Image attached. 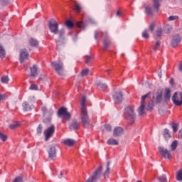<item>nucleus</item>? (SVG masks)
Listing matches in <instances>:
<instances>
[{
  "mask_svg": "<svg viewBox=\"0 0 182 182\" xmlns=\"http://www.w3.org/2000/svg\"><path fill=\"white\" fill-rule=\"evenodd\" d=\"M171 97V90L169 87H166L163 90H158L153 95V100L155 105H160L161 103H166L168 100H170Z\"/></svg>",
  "mask_w": 182,
  "mask_h": 182,
  "instance_id": "f257e3e1",
  "label": "nucleus"
},
{
  "mask_svg": "<svg viewBox=\"0 0 182 182\" xmlns=\"http://www.w3.org/2000/svg\"><path fill=\"white\" fill-rule=\"evenodd\" d=\"M124 116L129 124H133L136 122V114L134 113V108L133 107H126Z\"/></svg>",
  "mask_w": 182,
  "mask_h": 182,
  "instance_id": "f03ea898",
  "label": "nucleus"
},
{
  "mask_svg": "<svg viewBox=\"0 0 182 182\" xmlns=\"http://www.w3.org/2000/svg\"><path fill=\"white\" fill-rule=\"evenodd\" d=\"M48 28L51 33L54 35L59 33V23L55 21V19H51L48 21Z\"/></svg>",
  "mask_w": 182,
  "mask_h": 182,
  "instance_id": "7ed1b4c3",
  "label": "nucleus"
},
{
  "mask_svg": "<svg viewBox=\"0 0 182 182\" xmlns=\"http://www.w3.org/2000/svg\"><path fill=\"white\" fill-rule=\"evenodd\" d=\"M81 123H82L84 127L89 126L90 124V119H89V115L87 114V109H81L80 114Z\"/></svg>",
  "mask_w": 182,
  "mask_h": 182,
  "instance_id": "20e7f679",
  "label": "nucleus"
},
{
  "mask_svg": "<svg viewBox=\"0 0 182 182\" xmlns=\"http://www.w3.org/2000/svg\"><path fill=\"white\" fill-rule=\"evenodd\" d=\"M53 68H54L56 73L59 75V76H63V63L60 61H55L51 63Z\"/></svg>",
  "mask_w": 182,
  "mask_h": 182,
  "instance_id": "39448f33",
  "label": "nucleus"
},
{
  "mask_svg": "<svg viewBox=\"0 0 182 182\" xmlns=\"http://www.w3.org/2000/svg\"><path fill=\"white\" fill-rule=\"evenodd\" d=\"M55 125L52 124L50 127H48L47 129H46L43 132L44 136H45V140L46 141H48L49 139H50L53 134H55Z\"/></svg>",
  "mask_w": 182,
  "mask_h": 182,
  "instance_id": "423d86ee",
  "label": "nucleus"
},
{
  "mask_svg": "<svg viewBox=\"0 0 182 182\" xmlns=\"http://www.w3.org/2000/svg\"><path fill=\"white\" fill-rule=\"evenodd\" d=\"M172 102L175 106H182V92H175L172 96Z\"/></svg>",
  "mask_w": 182,
  "mask_h": 182,
  "instance_id": "0eeeda50",
  "label": "nucleus"
},
{
  "mask_svg": "<svg viewBox=\"0 0 182 182\" xmlns=\"http://www.w3.org/2000/svg\"><path fill=\"white\" fill-rule=\"evenodd\" d=\"M58 117H63V119H67V120H69L70 119V113L68 112V108H65L63 107H60L58 109Z\"/></svg>",
  "mask_w": 182,
  "mask_h": 182,
  "instance_id": "6e6552de",
  "label": "nucleus"
},
{
  "mask_svg": "<svg viewBox=\"0 0 182 182\" xmlns=\"http://www.w3.org/2000/svg\"><path fill=\"white\" fill-rule=\"evenodd\" d=\"M147 96H149L148 94L141 97V105L138 109V113L139 116H143V114H144V108L146 107V102H144V100L147 99Z\"/></svg>",
  "mask_w": 182,
  "mask_h": 182,
  "instance_id": "1a4fd4ad",
  "label": "nucleus"
},
{
  "mask_svg": "<svg viewBox=\"0 0 182 182\" xmlns=\"http://www.w3.org/2000/svg\"><path fill=\"white\" fill-rule=\"evenodd\" d=\"M180 42H181V37L180 35L176 34L173 36L171 41V45L172 48H177L178 45H180Z\"/></svg>",
  "mask_w": 182,
  "mask_h": 182,
  "instance_id": "9d476101",
  "label": "nucleus"
},
{
  "mask_svg": "<svg viewBox=\"0 0 182 182\" xmlns=\"http://www.w3.org/2000/svg\"><path fill=\"white\" fill-rule=\"evenodd\" d=\"M159 150L161 156L164 159H167L168 160H170V159H171V151H168L167 149H165L164 147H159Z\"/></svg>",
  "mask_w": 182,
  "mask_h": 182,
  "instance_id": "9b49d317",
  "label": "nucleus"
},
{
  "mask_svg": "<svg viewBox=\"0 0 182 182\" xmlns=\"http://www.w3.org/2000/svg\"><path fill=\"white\" fill-rule=\"evenodd\" d=\"M28 58H29V53H28V51H26V49H22L20 50L19 60L21 63H23L25 60L28 59Z\"/></svg>",
  "mask_w": 182,
  "mask_h": 182,
  "instance_id": "f8f14e48",
  "label": "nucleus"
},
{
  "mask_svg": "<svg viewBox=\"0 0 182 182\" xmlns=\"http://www.w3.org/2000/svg\"><path fill=\"white\" fill-rule=\"evenodd\" d=\"M113 99L115 103H122L123 102V93H122V91L115 92L113 94Z\"/></svg>",
  "mask_w": 182,
  "mask_h": 182,
  "instance_id": "ddd939ff",
  "label": "nucleus"
},
{
  "mask_svg": "<svg viewBox=\"0 0 182 182\" xmlns=\"http://www.w3.org/2000/svg\"><path fill=\"white\" fill-rule=\"evenodd\" d=\"M48 157L50 160H55L56 159V147L54 146L50 147L48 150Z\"/></svg>",
  "mask_w": 182,
  "mask_h": 182,
  "instance_id": "4468645a",
  "label": "nucleus"
},
{
  "mask_svg": "<svg viewBox=\"0 0 182 182\" xmlns=\"http://www.w3.org/2000/svg\"><path fill=\"white\" fill-rule=\"evenodd\" d=\"M22 106H23V110L24 112H31V110H32V108L33 107V105H29V102H24Z\"/></svg>",
  "mask_w": 182,
  "mask_h": 182,
  "instance_id": "2eb2a0df",
  "label": "nucleus"
},
{
  "mask_svg": "<svg viewBox=\"0 0 182 182\" xmlns=\"http://www.w3.org/2000/svg\"><path fill=\"white\" fill-rule=\"evenodd\" d=\"M79 127H80V124L76 119H74L70 125V129L73 130H77Z\"/></svg>",
  "mask_w": 182,
  "mask_h": 182,
  "instance_id": "dca6fc26",
  "label": "nucleus"
},
{
  "mask_svg": "<svg viewBox=\"0 0 182 182\" xmlns=\"http://www.w3.org/2000/svg\"><path fill=\"white\" fill-rule=\"evenodd\" d=\"M31 74L30 76L31 77H36L38 75V68L36 65H33L32 68H30Z\"/></svg>",
  "mask_w": 182,
  "mask_h": 182,
  "instance_id": "f3484780",
  "label": "nucleus"
},
{
  "mask_svg": "<svg viewBox=\"0 0 182 182\" xmlns=\"http://www.w3.org/2000/svg\"><path fill=\"white\" fill-rule=\"evenodd\" d=\"M123 133V128L120 127H116L114 129V136L115 137H117L119 136H122V134Z\"/></svg>",
  "mask_w": 182,
  "mask_h": 182,
  "instance_id": "a211bd4d",
  "label": "nucleus"
},
{
  "mask_svg": "<svg viewBox=\"0 0 182 182\" xmlns=\"http://www.w3.org/2000/svg\"><path fill=\"white\" fill-rule=\"evenodd\" d=\"M63 143L65 146H68V147H72L75 143V140L71 139H67L63 140Z\"/></svg>",
  "mask_w": 182,
  "mask_h": 182,
  "instance_id": "6ab92c4d",
  "label": "nucleus"
},
{
  "mask_svg": "<svg viewBox=\"0 0 182 182\" xmlns=\"http://www.w3.org/2000/svg\"><path fill=\"white\" fill-rule=\"evenodd\" d=\"M107 144H109V146H119V141L111 138L107 141Z\"/></svg>",
  "mask_w": 182,
  "mask_h": 182,
  "instance_id": "aec40b11",
  "label": "nucleus"
},
{
  "mask_svg": "<svg viewBox=\"0 0 182 182\" xmlns=\"http://www.w3.org/2000/svg\"><path fill=\"white\" fill-rule=\"evenodd\" d=\"M41 110L43 114H48V116H52V114H53V110H48V108H46V107H42Z\"/></svg>",
  "mask_w": 182,
  "mask_h": 182,
  "instance_id": "412c9836",
  "label": "nucleus"
},
{
  "mask_svg": "<svg viewBox=\"0 0 182 182\" xmlns=\"http://www.w3.org/2000/svg\"><path fill=\"white\" fill-rule=\"evenodd\" d=\"M29 43L31 46H33L34 48H38V46H39V42L35 38H31Z\"/></svg>",
  "mask_w": 182,
  "mask_h": 182,
  "instance_id": "4be33fe9",
  "label": "nucleus"
},
{
  "mask_svg": "<svg viewBox=\"0 0 182 182\" xmlns=\"http://www.w3.org/2000/svg\"><path fill=\"white\" fill-rule=\"evenodd\" d=\"M163 136L166 140H168V139H171V135H170V131L168 129H165Z\"/></svg>",
  "mask_w": 182,
  "mask_h": 182,
  "instance_id": "5701e85b",
  "label": "nucleus"
},
{
  "mask_svg": "<svg viewBox=\"0 0 182 182\" xmlns=\"http://www.w3.org/2000/svg\"><path fill=\"white\" fill-rule=\"evenodd\" d=\"M81 110H87L86 109V97L83 96L81 100Z\"/></svg>",
  "mask_w": 182,
  "mask_h": 182,
  "instance_id": "b1692460",
  "label": "nucleus"
},
{
  "mask_svg": "<svg viewBox=\"0 0 182 182\" xmlns=\"http://www.w3.org/2000/svg\"><path fill=\"white\" fill-rule=\"evenodd\" d=\"M162 0H154V8L156 11H159V9L160 8V2Z\"/></svg>",
  "mask_w": 182,
  "mask_h": 182,
  "instance_id": "393cba45",
  "label": "nucleus"
},
{
  "mask_svg": "<svg viewBox=\"0 0 182 182\" xmlns=\"http://www.w3.org/2000/svg\"><path fill=\"white\" fill-rule=\"evenodd\" d=\"M21 124L19 122H14L12 124H10L9 125V129H11V130H15V129H18V127H19V125Z\"/></svg>",
  "mask_w": 182,
  "mask_h": 182,
  "instance_id": "a878e982",
  "label": "nucleus"
},
{
  "mask_svg": "<svg viewBox=\"0 0 182 182\" xmlns=\"http://www.w3.org/2000/svg\"><path fill=\"white\" fill-rule=\"evenodd\" d=\"M110 173V162H107V169L104 173V177L106 178L109 174Z\"/></svg>",
  "mask_w": 182,
  "mask_h": 182,
  "instance_id": "bb28decb",
  "label": "nucleus"
},
{
  "mask_svg": "<svg viewBox=\"0 0 182 182\" xmlns=\"http://www.w3.org/2000/svg\"><path fill=\"white\" fill-rule=\"evenodd\" d=\"M176 179L177 181H182V168L176 173Z\"/></svg>",
  "mask_w": 182,
  "mask_h": 182,
  "instance_id": "cd10ccee",
  "label": "nucleus"
},
{
  "mask_svg": "<svg viewBox=\"0 0 182 182\" xmlns=\"http://www.w3.org/2000/svg\"><path fill=\"white\" fill-rule=\"evenodd\" d=\"M153 107H154V102H153V101H149L146 107V109L151 111L153 110Z\"/></svg>",
  "mask_w": 182,
  "mask_h": 182,
  "instance_id": "c85d7f7f",
  "label": "nucleus"
},
{
  "mask_svg": "<svg viewBox=\"0 0 182 182\" xmlns=\"http://www.w3.org/2000/svg\"><path fill=\"white\" fill-rule=\"evenodd\" d=\"M145 12L146 15H149V16L153 15V10L151 9V7L149 6H145Z\"/></svg>",
  "mask_w": 182,
  "mask_h": 182,
  "instance_id": "c756f323",
  "label": "nucleus"
},
{
  "mask_svg": "<svg viewBox=\"0 0 182 182\" xmlns=\"http://www.w3.org/2000/svg\"><path fill=\"white\" fill-rule=\"evenodd\" d=\"M155 182H167V178L166 177V175H162L159 176L157 181Z\"/></svg>",
  "mask_w": 182,
  "mask_h": 182,
  "instance_id": "7c9ffc66",
  "label": "nucleus"
},
{
  "mask_svg": "<svg viewBox=\"0 0 182 182\" xmlns=\"http://www.w3.org/2000/svg\"><path fill=\"white\" fill-rule=\"evenodd\" d=\"M177 144H178V142L177 141V140H175L171 143V150L172 151H174V150H176V149H177Z\"/></svg>",
  "mask_w": 182,
  "mask_h": 182,
  "instance_id": "2f4dec72",
  "label": "nucleus"
},
{
  "mask_svg": "<svg viewBox=\"0 0 182 182\" xmlns=\"http://www.w3.org/2000/svg\"><path fill=\"white\" fill-rule=\"evenodd\" d=\"M65 26H67V28H68V29H72L74 26V24L72 21L68 20L67 21H65Z\"/></svg>",
  "mask_w": 182,
  "mask_h": 182,
  "instance_id": "473e14b6",
  "label": "nucleus"
},
{
  "mask_svg": "<svg viewBox=\"0 0 182 182\" xmlns=\"http://www.w3.org/2000/svg\"><path fill=\"white\" fill-rule=\"evenodd\" d=\"M6 53H5V49H4V47L2 46H0V58L1 59H4L5 58Z\"/></svg>",
  "mask_w": 182,
  "mask_h": 182,
  "instance_id": "72a5a7b5",
  "label": "nucleus"
},
{
  "mask_svg": "<svg viewBox=\"0 0 182 182\" xmlns=\"http://www.w3.org/2000/svg\"><path fill=\"white\" fill-rule=\"evenodd\" d=\"M97 86L99 89H101V90H103V91H105L107 89V86L106 85V84H103L102 82H99L97 84Z\"/></svg>",
  "mask_w": 182,
  "mask_h": 182,
  "instance_id": "f704fd0d",
  "label": "nucleus"
},
{
  "mask_svg": "<svg viewBox=\"0 0 182 182\" xmlns=\"http://www.w3.org/2000/svg\"><path fill=\"white\" fill-rule=\"evenodd\" d=\"M74 11H76L77 12H80L82 11V7L80 5L77 3H75L74 5Z\"/></svg>",
  "mask_w": 182,
  "mask_h": 182,
  "instance_id": "c9c22d12",
  "label": "nucleus"
},
{
  "mask_svg": "<svg viewBox=\"0 0 182 182\" xmlns=\"http://www.w3.org/2000/svg\"><path fill=\"white\" fill-rule=\"evenodd\" d=\"M42 129H43V127H42V124H39L36 129V133L38 136L42 134Z\"/></svg>",
  "mask_w": 182,
  "mask_h": 182,
  "instance_id": "e433bc0d",
  "label": "nucleus"
},
{
  "mask_svg": "<svg viewBox=\"0 0 182 182\" xmlns=\"http://www.w3.org/2000/svg\"><path fill=\"white\" fill-rule=\"evenodd\" d=\"M173 29V27H171V25H166L164 28V31L166 33H170L171 32V30Z\"/></svg>",
  "mask_w": 182,
  "mask_h": 182,
  "instance_id": "4c0bfd02",
  "label": "nucleus"
},
{
  "mask_svg": "<svg viewBox=\"0 0 182 182\" xmlns=\"http://www.w3.org/2000/svg\"><path fill=\"white\" fill-rule=\"evenodd\" d=\"M0 140H2V141H6V140H8V136L4 134V133L0 132Z\"/></svg>",
  "mask_w": 182,
  "mask_h": 182,
  "instance_id": "58836bf2",
  "label": "nucleus"
},
{
  "mask_svg": "<svg viewBox=\"0 0 182 182\" xmlns=\"http://www.w3.org/2000/svg\"><path fill=\"white\" fill-rule=\"evenodd\" d=\"M172 129H173V132H174V133L177 132V131L178 130V124L173 123Z\"/></svg>",
  "mask_w": 182,
  "mask_h": 182,
  "instance_id": "ea45409f",
  "label": "nucleus"
},
{
  "mask_svg": "<svg viewBox=\"0 0 182 182\" xmlns=\"http://www.w3.org/2000/svg\"><path fill=\"white\" fill-rule=\"evenodd\" d=\"M1 80L3 83H8L9 82V78L8 76L5 75L1 77Z\"/></svg>",
  "mask_w": 182,
  "mask_h": 182,
  "instance_id": "a19ab883",
  "label": "nucleus"
},
{
  "mask_svg": "<svg viewBox=\"0 0 182 182\" xmlns=\"http://www.w3.org/2000/svg\"><path fill=\"white\" fill-rule=\"evenodd\" d=\"M89 75V69H85L81 71V76H87Z\"/></svg>",
  "mask_w": 182,
  "mask_h": 182,
  "instance_id": "79ce46f5",
  "label": "nucleus"
},
{
  "mask_svg": "<svg viewBox=\"0 0 182 182\" xmlns=\"http://www.w3.org/2000/svg\"><path fill=\"white\" fill-rule=\"evenodd\" d=\"M142 36H143L145 39H149V38H150V36L149 35V33L147 32L146 30H145V31L142 33Z\"/></svg>",
  "mask_w": 182,
  "mask_h": 182,
  "instance_id": "37998d69",
  "label": "nucleus"
},
{
  "mask_svg": "<svg viewBox=\"0 0 182 182\" xmlns=\"http://www.w3.org/2000/svg\"><path fill=\"white\" fill-rule=\"evenodd\" d=\"M103 43H104L105 48L107 49V48H109V46L110 45V41L105 40Z\"/></svg>",
  "mask_w": 182,
  "mask_h": 182,
  "instance_id": "c03bdc74",
  "label": "nucleus"
},
{
  "mask_svg": "<svg viewBox=\"0 0 182 182\" xmlns=\"http://www.w3.org/2000/svg\"><path fill=\"white\" fill-rule=\"evenodd\" d=\"M30 90H38V85L36 84H32L30 87Z\"/></svg>",
  "mask_w": 182,
  "mask_h": 182,
  "instance_id": "a18cd8bd",
  "label": "nucleus"
},
{
  "mask_svg": "<svg viewBox=\"0 0 182 182\" xmlns=\"http://www.w3.org/2000/svg\"><path fill=\"white\" fill-rule=\"evenodd\" d=\"M177 19H178V16H170L168 17V21H176V20H177Z\"/></svg>",
  "mask_w": 182,
  "mask_h": 182,
  "instance_id": "49530a36",
  "label": "nucleus"
},
{
  "mask_svg": "<svg viewBox=\"0 0 182 182\" xmlns=\"http://www.w3.org/2000/svg\"><path fill=\"white\" fill-rule=\"evenodd\" d=\"M90 60H92V57L90 55L85 56V63H90Z\"/></svg>",
  "mask_w": 182,
  "mask_h": 182,
  "instance_id": "de8ad7c7",
  "label": "nucleus"
},
{
  "mask_svg": "<svg viewBox=\"0 0 182 182\" xmlns=\"http://www.w3.org/2000/svg\"><path fill=\"white\" fill-rule=\"evenodd\" d=\"M59 38H62L65 35V29H61L60 31H58Z\"/></svg>",
  "mask_w": 182,
  "mask_h": 182,
  "instance_id": "09e8293b",
  "label": "nucleus"
},
{
  "mask_svg": "<svg viewBox=\"0 0 182 182\" xmlns=\"http://www.w3.org/2000/svg\"><path fill=\"white\" fill-rule=\"evenodd\" d=\"M105 127L107 132H112V126H110L109 124H105Z\"/></svg>",
  "mask_w": 182,
  "mask_h": 182,
  "instance_id": "8fccbe9b",
  "label": "nucleus"
},
{
  "mask_svg": "<svg viewBox=\"0 0 182 182\" xmlns=\"http://www.w3.org/2000/svg\"><path fill=\"white\" fill-rule=\"evenodd\" d=\"M160 41H156L155 46H154V50H157V48L160 46Z\"/></svg>",
  "mask_w": 182,
  "mask_h": 182,
  "instance_id": "3c124183",
  "label": "nucleus"
},
{
  "mask_svg": "<svg viewBox=\"0 0 182 182\" xmlns=\"http://www.w3.org/2000/svg\"><path fill=\"white\" fill-rule=\"evenodd\" d=\"M162 31H161V28H159L157 31H156V36L160 38V36H161V33H162Z\"/></svg>",
  "mask_w": 182,
  "mask_h": 182,
  "instance_id": "603ef678",
  "label": "nucleus"
},
{
  "mask_svg": "<svg viewBox=\"0 0 182 182\" xmlns=\"http://www.w3.org/2000/svg\"><path fill=\"white\" fill-rule=\"evenodd\" d=\"M76 25L78 28H83V26H85V24L82 21L77 22Z\"/></svg>",
  "mask_w": 182,
  "mask_h": 182,
  "instance_id": "864d4df0",
  "label": "nucleus"
},
{
  "mask_svg": "<svg viewBox=\"0 0 182 182\" xmlns=\"http://www.w3.org/2000/svg\"><path fill=\"white\" fill-rule=\"evenodd\" d=\"M6 96L4 94H1L0 92V102H2V100H4Z\"/></svg>",
  "mask_w": 182,
  "mask_h": 182,
  "instance_id": "5fc2aeb1",
  "label": "nucleus"
},
{
  "mask_svg": "<svg viewBox=\"0 0 182 182\" xmlns=\"http://www.w3.org/2000/svg\"><path fill=\"white\" fill-rule=\"evenodd\" d=\"M155 26H156L155 24H151L149 26V29H150L151 32H153V31H154Z\"/></svg>",
  "mask_w": 182,
  "mask_h": 182,
  "instance_id": "6e6d98bb",
  "label": "nucleus"
},
{
  "mask_svg": "<svg viewBox=\"0 0 182 182\" xmlns=\"http://www.w3.org/2000/svg\"><path fill=\"white\" fill-rule=\"evenodd\" d=\"M170 85L171 86H174V79L171 78Z\"/></svg>",
  "mask_w": 182,
  "mask_h": 182,
  "instance_id": "4d7b16f0",
  "label": "nucleus"
},
{
  "mask_svg": "<svg viewBox=\"0 0 182 182\" xmlns=\"http://www.w3.org/2000/svg\"><path fill=\"white\" fill-rule=\"evenodd\" d=\"M178 138H179V139H182V130H180V131L178 132Z\"/></svg>",
  "mask_w": 182,
  "mask_h": 182,
  "instance_id": "13d9d810",
  "label": "nucleus"
},
{
  "mask_svg": "<svg viewBox=\"0 0 182 182\" xmlns=\"http://www.w3.org/2000/svg\"><path fill=\"white\" fill-rule=\"evenodd\" d=\"M98 35H99V32L95 31V39H97Z\"/></svg>",
  "mask_w": 182,
  "mask_h": 182,
  "instance_id": "bf43d9fd",
  "label": "nucleus"
},
{
  "mask_svg": "<svg viewBox=\"0 0 182 182\" xmlns=\"http://www.w3.org/2000/svg\"><path fill=\"white\" fill-rule=\"evenodd\" d=\"M180 72H182V63L179 65V68H178Z\"/></svg>",
  "mask_w": 182,
  "mask_h": 182,
  "instance_id": "052dcab7",
  "label": "nucleus"
},
{
  "mask_svg": "<svg viewBox=\"0 0 182 182\" xmlns=\"http://www.w3.org/2000/svg\"><path fill=\"white\" fill-rule=\"evenodd\" d=\"M59 178H62L63 177V173L60 172V175L58 176Z\"/></svg>",
  "mask_w": 182,
  "mask_h": 182,
  "instance_id": "680f3d73",
  "label": "nucleus"
},
{
  "mask_svg": "<svg viewBox=\"0 0 182 182\" xmlns=\"http://www.w3.org/2000/svg\"><path fill=\"white\" fill-rule=\"evenodd\" d=\"M116 16H120V11H117V14H116Z\"/></svg>",
  "mask_w": 182,
  "mask_h": 182,
  "instance_id": "e2e57ef3",
  "label": "nucleus"
},
{
  "mask_svg": "<svg viewBox=\"0 0 182 182\" xmlns=\"http://www.w3.org/2000/svg\"><path fill=\"white\" fill-rule=\"evenodd\" d=\"M159 79H161V72H160V73L159 74Z\"/></svg>",
  "mask_w": 182,
  "mask_h": 182,
  "instance_id": "0e129e2a",
  "label": "nucleus"
},
{
  "mask_svg": "<svg viewBox=\"0 0 182 182\" xmlns=\"http://www.w3.org/2000/svg\"><path fill=\"white\" fill-rule=\"evenodd\" d=\"M108 75H110V70H108L107 71Z\"/></svg>",
  "mask_w": 182,
  "mask_h": 182,
  "instance_id": "69168bd1",
  "label": "nucleus"
},
{
  "mask_svg": "<svg viewBox=\"0 0 182 182\" xmlns=\"http://www.w3.org/2000/svg\"><path fill=\"white\" fill-rule=\"evenodd\" d=\"M136 182H141V181H136Z\"/></svg>",
  "mask_w": 182,
  "mask_h": 182,
  "instance_id": "338daca9",
  "label": "nucleus"
}]
</instances>
